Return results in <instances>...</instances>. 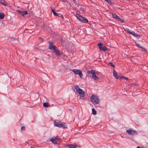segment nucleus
Returning <instances> with one entry per match:
<instances>
[{"label": "nucleus", "mask_w": 148, "mask_h": 148, "mask_svg": "<svg viewBox=\"0 0 148 148\" xmlns=\"http://www.w3.org/2000/svg\"><path fill=\"white\" fill-rule=\"evenodd\" d=\"M91 101L94 105L98 104L99 103V99L98 97L94 95H92L90 97Z\"/></svg>", "instance_id": "obj_1"}, {"label": "nucleus", "mask_w": 148, "mask_h": 148, "mask_svg": "<svg viewBox=\"0 0 148 148\" xmlns=\"http://www.w3.org/2000/svg\"><path fill=\"white\" fill-rule=\"evenodd\" d=\"M55 126H57L59 127H62L63 128H66L67 126L64 123L61 122L60 121H55L54 122Z\"/></svg>", "instance_id": "obj_2"}, {"label": "nucleus", "mask_w": 148, "mask_h": 148, "mask_svg": "<svg viewBox=\"0 0 148 148\" xmlns=\"http://www.w3.org/2000/svg\"><path fill=\"white\" fill-rule=\"evenodd\" d=\"M75 89L76 90V92L80 95V97H84L85 96V92L80 88L78 86H75Z\"/></svg>", "instance_id": "obj_3"}, {"label": "nucleus", "mask_w": 148, "mask_h": 148, "mask_svg": "<svg viewBox=\"0 0 148 148\" xmlns=\"http://www.w3.org/2000/svg\"><path fill=\"white\" fill-rule=\"evenodd\" d=\"M49 140L52 143L55 144H58L60 143L61 142L60 138H58L57 137H53Z\"/></svg>", "instance_id": "obj_4"}, {"label": "nucleus", "mask_w": 148, "mask_h": 148, "mask_svg": "<svg viewBox=\"0 0 148 148\" xmlns=\"http://www.w3.org/2000/svg\"><path fill=\"white\" fill-rule=\"evenodd\" d=\"M75 16L78 20L83 23H87L88 22V20L87 19L78 14H77Z\"/></svg>", "instance_id": "obj_5"}, {"label": "nucleus", "mask_w": 148, "mask_h": 148, "mask_svg": "<svg viewBox=\"0 0 148 148\" xmlns=\"http://www.w3.org/2000/svg\"><path fill=\"white\" fill-rule=\"evenodd\" d=\"M70 70L73 72L75 74L79 75L80 78H82L83 75L82 71L80 70L77 69H73Z\"/></svg>", "instance_id": "obj_6"}, {"label": "nucleus", "mask_w": 148, "mask_h": 148, "mask_svg": "<svg viewBox=\"0 0 148 148\" xmlns=\"http://www.w3.org/2000/svg\"><path fill=\"white\" fill-rule=\"evenodd\" d=\"M126 132L129 134L132 135L133 136L137 135L138 133V132L136 131L131 129L127 130Z\"/></svg>", "instance_id": "obj_7"}, {"label": "nucleus", "mask_w": 148, "mask_h": 148, "mask_svg": "<svg viewBox=\"0 0 148 148\" xmlns=\"http://www.w3.org/2000/svg\"><path fill=\"white\" fill-rule=\"evenodd\" d=\"M103 45L102 43H99L98 45V46L99 47V49L101 50L104 51H106L108 49L106 47L103 46Z\"/></svg>", "instance_id": "obj_8"}, {"label": "nucleus", "mask_w": 148, "mask_h": 148, "mask_svg": "<svg viewBox=\"0 0 148 148\" xmlns=\"http://www.w3.org/2000/svg\"><path fill=\"white\" fill-rule=\"evenodd\" d=\"M127 31L128 33L133 35L134 36L136 37H140V36L139 35L135 33L134 31L130 29H127Z\"/></svg>", "instance_id": "obj_9"}, {"label": "nucleus", "mask_w": 148, "mask_h": 148, "mask_svg": "<svg viewBox=\"0 0 148 148\" xmlns=\"http://www.w3.org/2000/svg\"><path fill=\"white\" fill-rule=\"evenodd\" d=\"M48 43L49 44V48L51 50H53L54 49L56 48V47L53 45V42L51 41H49Z\"/></svg>", "instance_id": "obj_10"}, {"label": "nucleus", "mask_w": 148, "mask_h": 148, "mask_svg": "<svg viewBox=\"0 0 148 148\" xmlns=\"http://www.w3.org/2000/svg\"><path fill=\"white\" fill-rule=\"evenodd\" d=\"M51 11L53 13L54 15L55 16H57L59 17H61L62 16V14H60L57 13L55 12V9L53 7H51Z\"/></svg>", "instance_id": "obj_11"}, {"label": "nucleus", "mask_w": 148, "mask_h": 148, "mask_svg": "<svg viewBox=\"0 0 148 148\" xmlns=\"http://www.w3.org/2000/svg\"><path fill=\"white\" fill-rule=\"evenodd\" d=\"M16 11L19 14L23 16H24L25 15H26L27 13V11H23L17 10H16Z\"/></svg>", "instance_id": "obj_12"}, {"label": "nucleus", "mask_w": 148, "mask_h": 148, "mask_svg": "<svg viewBox=\"0 0 148 148\" xmlns=\"http://www.w3.org/2000/svg\"><path fill=\"white\" fill-rule=\"evenodd\" d=\"M53 50V52L56 53L57 56H60L61 54L60 53L59 50L58 49H57V48H56Z\"/></svg>", "instance_id": "obj_13"}, {"label": "nucleus", "mask_w": 148, "mask_h": 148, "mask_svg": "<svg viewBox=\"0 0 148 148\" xmlns=\"http://www.w3.org/2000/svg\"><path fill=\"white\" fill-rule=\"evenodd\" d=\"M66 146L67 147L70 148H76L78 147V145L73 144H67Z\"/></svg>", "instance_id": "obj_14"}, {"label": "nucleus", "mask_w": 148, "mask_h": 148, "mask_svg": "<svg viewBox=\"0 0 148 148\" xmlns=\"http://www.w3.org/2000/svg\"><path fill=\"white\" fill-rule=\"evenodd\" d=\"M92 77L95 80H98L99 78L96 75V73L95 72L93 75H92Z\"/></svg>", "instance_id": "obj_15"}, {"label": "nucleus", "mask_w": 148, "mask_h": 148, "mask_svg": "<svg viewBox=\"0 0 148 148\" xmlns=\"http://www.w3.org/2000/svg\"><path fill=\"white\" fill-rule=\"evenodd\" d=\"M113 76L116 79H119L120 77V76H118V75L117 74V73L116 71H115V70H114L113 71Z\"/></svg>", "instance_id": "obj_16"}, {"label": "nucleus", "mask_w": 148, "mask_h": 148, "mask_svg": "<svg viewBox=\"0 0 148 148\" xmlns=\"http://www.w3.org/2000/svg\"><path fill=\"white\" fill-rule=\"evenodd\" d=\"M0 3L4 6H8L9 4L5 2L4 0H0Z\"/></svg>", "instance_id": "obj_17"}, {"label": "nucleus", "mask_w": 148, "mask_h": 148, "mask_svg": "<svg viewBox=\"0 0 148 148\" xmlns=\"http://www.w3.org/2000/svg\"><path fill=\"white\" fill-rule=\"evenodd\" d=\"M135 43L136 45L138 47L143 49V51H147V50L145 49L141 46L139 44H138L137 43H136V42H135Z\"/></svg>", "instance_id": "obj_18"}, {"label": "nucleus", "mask_w": 148, "mask_h": 148, "mask_svg": "<svg viewBox=\"0 0 148 148\" xmlns=\"http://www.w3.org/2000/svg\"><path fill=\"white\" fill-rule=\"evenodd\" d=\"M88 74H92V75H93L95 73V72L93 70H92L91 71H87L86 72Z\"/></svg>", "instance_id": "obj_19"}, {"label": "nucleus", "mask_w": 148, "mask_h": 148, "mask_svg": "<svg viewBox=\"0 0 148 148\" xmlns=\"http://www.w3.org/2000/svg\"><path fill=\"white\" fill-rule=\"evenodd\" d=\"M5 16L4 13L0 12V19H3L4 17Z\"/></svg>", "instance_id": "obj_20"}, {"label": "nucleus", "mask_w": 148, "mask_h": 148, "mask_svg": "<svg viewBox=\"0 0 148 148\" xmlns=\"http://www.w3.org/2000/svg\"><path fill=\"white\" fill-rule=\"evenodd\" d=\"M43 106L45 107H48L50 105L48 103H43Z\"/></svg>", "instance_id": "obj_21"}, {"label": "nucleus", "mask_w": 148, "mask_h": 148, "mask_svg": "<svg viewBox=\"0 0 148 148\" xmlns=\"http://www.w3.org/2000/svg\"><path fill=\"white\" fill-rule=\"evenodd\" d=\"M92 114L94 115H96L97 114V112H96V111L93 108H92Z\"/></svg>", "instance_id": "obj_22"}, {"label": "nucleus", "mask_w": 148, "mask_h": 148, "mask_svg": "<svg viewBox=\"0 0 148 148\" xmlns=\"http://www.w3.org/2000/svg\"><path fill=\"white\" fill-rule=\"evenodd\" d=\"M116 19L119 20V21H120V22H123V20H122L121 18H120L118 16H117L116 17Z\"/></svg>", "instance_id": "obj_23"}, {"label": "nucleus", "mask_w": 148, "mask_h": 148, "mask_svg": "<svg viewBox=\"0 0 148 148\" xmlns=\"http://www.w3.org/2000/svg\"><path fill=\"white\" fill-rule=\"evenodd\" d=\"M116 19L119 20V21H120V22H123V20H122L121 18H120L118 16H117L116 17Z\"/></svg>", "instance_id": "obj_24"}, {"label": "nucleus", "mask_w": 148, "mask_h": 148, "mask_svg": "<svg viewBox=\"0 0 148 148\" xmlns=\"http://www.w3.org/2000/svg\"><path fill=\"white\" fill-rule=\"evenodd\" d=\"M119 79H124L127 80L128 79V78L127 77H125L122 76V77H120L119 78Z\"/></svg>", "instance_id": "obj_25"}, {"label": "nucleus", "mask_w": 148, "mask_h": 148, "mask_svg": "<svg viewBox=\"0 0 148 148\" xmlns=\"http://www.w3.org/2000/svg\"><path fill=\"white\" fill-rule=\"evenodd\" d=\"M109 64H110L111 65V66H112L113 67V68H114V69L115 68V65L114 64H113L112 62H110L109 63Z\"/></svg>", "instance_id": "obj_26"}, {"label": "nucleus", "mask_w": 148, "mask_h": 148, "mask_svg": "<svg viewBox=\"0 0 148 148\" xmlns=\"http://www.w3.org/2000/svg\"><path fill=\"white\" fill-rule=\"evenodd\" d=\"M73 1H74V3L78 7H79V6L80 5L79 4H78L77 3L75 0H73Z\"/></svg>", "instance_id": "obj_27"}, {"label": "nucleus", "mask_w": 148, "mask_h": 148, "mask_svg": "<svg viewBox=\"0 0 148 148\" xmlns=\"http://www.w3.org/2000/svg\"><path fill=\"white\" fill-rule=\"evenodd\" d=\"M21 131H25V127L24 126H22L21 128Z\"/></svg>", "instance_id": "obj_28"}, {"label": "nucleus", "mask_w": 148, "mask_h": 148, "mask_svg": "<svg viewBox=\"0 0 148 148\" xmlns=\"http://www.w3.org/2000/svg\"><path fill=\"white\" fill-rule=\"evenodd\" d=\"M112 15L113 17L115 18H116L117 16L115 14H112Z\"/></svg>", "instance_id": "obj_29"}, {"label": "nucleus", "mask_w": 148, "mask_h": 148, "mask_svg": "<svg viewBox=\"0 0 148 148\" xmlns=\"http://www.w3.org/2000/svg\"><path fill=\"white\" fill-rule=\"evenodd\" d=\"M60 40L62 42H64L65 41L62 38H60Z\"/></svg>", "instance_id": "obj_30"}, {"label": "nucleus", "mask_w": 148, "mask_h": 148, "mask_svg": "<svg viewBox=\"0 0 148 148\" xmlns=\"http://www.w3.org/2000/svg\"><path fill=\"white\" fill-rule=\"evenodd\" d=\"M106 1H107L109 3H111V2L110 0H105Z\"/></svg>", "instance_id": "obj_31"}, {"label": "nucleus", "mask_w": 148, "mask_h": 148, "mask_svg": "<svg viewBox=\"0 0 148 148\" xmlns=\"http://www.w3.org/2000/svg\"><path fill=\"white\" fill-rule=\"evenodd\" d=\"M47 27L46 25H45L44 24L42 25L41 26V27L42 28H43L44 27Z\"/></svg>", "instance_id": "obj_32"}, {"label": "nucleus", "mask_w": 148, "mask_h": 148, "mask_svg": "<svg viewBox=\"0 0 148 148\" xmlns=\"http://www.w3.org/2000/svg\"><path fill=\"white\" fill-rule=\"evenodd\" d=\"M39 39L41 42H42L43 41V39L42 38H39Z\"/></svg>", "instance_id": "obj_33"}, {"label": "nucleus", "mask_w": 148, "mask_h": 148, "mask_svg": "<svg viewBox=\"0 0 148 148\" xmlns=\"http://www.w3.org/2000/svg\"><path fill=\"white\" fill-rule=\"evenodd\" d=\"M136 148H144L143 147H139V146H138Z\"/></svg>", "instance_id": "obj_34"}, {"label": "nucleus", "mask_w": 148, "mask_h": 148, "mask_svg": "<svg viewBox=\"0 0 148 148\" xmlns=\"http://www.w3.org/2000/svg\"><path fill=\"white\" fill-rule=\"evenodd\" d=\"M30 148H35V147H31Z\"/></svg>", "instance_id": "obj_35"}, {"label": "nucleus", "mask_w": 148, "mask_h": 148, "mask_svg": "<svg viewBox=\"0 0 148 148\" xmlns=\"http://www.w3.org/2000/svg\"><path fill=\"white\" fill-rule=\"evenodd\" d=\"M12 38L13 39H14V38Z\"/></svg>", "instance_id": "obj_36"}]
</instances>
